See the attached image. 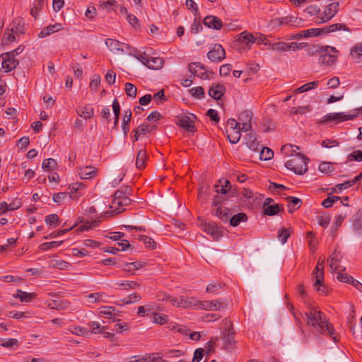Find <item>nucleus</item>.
<instances>
[{
    "label": "nucleus",
    "mask_w": 362,
    "mask_h": 362,
    "mask_svg": "<svg viewBox=\"0 0 362 362\" xmlns=\"http://www.w3.org/2000/svg\"><path fill=\"white\" fill-rule=\"evenodd\" d=\"M308 320V325L313 327L317 333L329 336L334 341H338L337 337L334 335V329L326 319L323 313L315 308L310 313H305Z\"/></svg>",
    "instance_id": "f257e3e1"
},
{
    "label": "nucleus",
    "mask_w": 362,
    "mask_h": 362,
    "mask_svg": "<svg viewBox=\"0 0 362 362\" xmlns=\"http://www.w3.org/2000/svg\"><path fill=\"white\" fill-rule=\"evenodd\" d=\"M309 158L300 153L292 156V158L285 163V167L297 175H304L308 171Z\"/></svg>",
    "instance_id": "f03ea898"
},
{
    "label": "nucleus",
    "mask_w": 362,
    "mask_h": 362,
    "mask_svg": "<svg viewBox=\"0 0 362 362\" xmlns=\"http://www.w3.org/2000/svg\"><path fill=\"white\" fill-rule=\"evenodd\" d=\"M221 324L223 326L221 331V339L223 341L224 349L227 351H231L236 344L235 339V331L233 322L229 318L226 317L222 320Z\"/></svg>",
    "instance_id": "7ed1b4c3"
},
{
    "label": "nucleus",
    "mask_w": 362,
    "mask_h": 362,
    "mask_svg": "<svg viewBox=\"0 0 362 362\" xmlns=\"http://www.w3.org/2000/svg\"><path fill=\"white\" fill-rule=\"evenodd\" d=\"M322 50L326 54H324L325 53H320L319 57L320 63L327 66L334 64L337 62V58L336 54L338 51L336 48L331 46H325Z\"/></svg>",
    "instance_id": "20e7f679"
},
{
    "label": "nucleus",
    "mask_w": 362,
    "mask_h": 362,
    "mask_svg": "<svg viewBox=\"0 0 362 362\" xmlns=\"http://www.w3.org/2000/svg\"><path fill=\"white\" fill-rule=\"evenodd\" d=\"M303 20L296 17L289 16L281 18H274L270 21V25L273 28L279 27L282 25H289L291 26H300Z\"/></svg>",
    "instance_id": "39448f33"
},
{
    "label": "nucleus",
    "mask_w": 362,
    "mask_h": 362,
    "mask_svg": "<svg viewBox=\"0 0 362 362\" xmlns=\"http://www.w3.org/2000/svg\"><path fill=\"white\" fill-rule=\"evenodd\" d=\"M201 227L205 233L211 235L214 240H217L223 235V228L214 222H204Z\"/></svg>",
    "instance_id": "423d86ee"
},
{
    "label": "nucleus",
    "mask_w": 362,
    "mask_h": 362,
    "mask_svg": "<svg viewBox=\"0 0 362 362\" xmlns=\"http://www.w3.org/2000/svg\"><path fill=\"white\" fill-rule=\"evenodd\" d=\"M339 4L338 2H332L325 7L321 16H317L316 21L318 23H322L329 21L333 18L339 11Z\"/></svg>",
    "instance_id": "0eeeda50"
},
{
    "label": "nucleus",
    "mask_w": 362,
    "mask_h": 362,
    "mask_svg": "<svg viewBox=\"0 0 362 362\" xmlns=\"http://www.w3.org/2000/svg\"><path fill=\"white\" fill-rule=\"evenodd\" d=\"M196 119L197 116L194 114L185 115L178 119V124L185 130L194 133L197 131L194 124Z\"/></svg>",
    "instance_id": "6e6552de"
},
{
    "label": "nucleus",
    "mask_w": 362,
    "mask_h": 362,
    "mask_svg": "<svg viewBox=\"0 0 362 362\" xmlns=\"http://www.w3.org/2000/svg\"><path fill=\"white\" fill-rule=\"evenodd\" d=\"M358 116V113L346 115L344 112L329 113L325 115L321 123H326L338 119L339 122H344L355 119Z\"/></svg>",
    "instance_id": "1a4fd4ad"
},
{
    "label": "nucleus",
    "mask_w": 362,
    "mask_h": 362,
    "mask_svg": "<svg viewBox=\"0 0 362 362\" xmlns=\"http://www.w3.org/2000/svg\"><path fill=\"white\" fill-rule=\"evenodd\" d=\"M208 59L213 62H218L226 58V51L219 44H215L207 53Z\"/></svg>",
    "instance_id": "9d476101"
},
{
    "label": "nucleus",
    "mask_w": 362,
    "mask_h": 362,
    "mask_svg": "<svg viewBox=\"0 0 362 362\" xmlns=\"http://www.w3.org/2000/svg\"><path fill=\"white\" fill-rule=\"evenodd\" d=\"M344 271L345 267H343L342 269L338 272V275L337 276V280L343 283L349 284L360 292H362V284L358 280L354 279L351 276L348 275L346 273H344Z\"/></svg>",
    "instance_id": "9b49d317"
},
{
    "label": "nucleus",
    "mask_w": 362,
    "mask_h": 362,
    "mask_svg": "<svg viewBox=\"0 0 362 362\" xmlns=\"http://www.w3.org/2000/svg\"><path fill=\"white\" fill-rule=\"evenodd\" d=\"M227 306V303L223 300H204L200 301L199 308L209 310H218L225 308Z\"/></svg>",
    "instance_id": "f8f14e48"
},
{
    "label": "nucleus",
    "mask_w": 362,
    "mask_h": 362,
    "mask_svg": "<svg viewBox=\"0 0 362 362\" xmlns=\"http://www.w3.org/2000/svg\"><path fill=\"white\" fill-rule=\"evenodd\" d=\"M189 71L202 79H207L209 75L206 72V67L201 62L191 63L189 64Z\"/></svg>",
    "instance_id": "ddd939ff"
},
{
    "label": "nucleus",
    "mask_w": 362,
    "mask_h": 362,
    "mask_svg": "<svg viewBox=\"0 0 362 362\" xmlns=\"http://www.w3.org/2000/svg\"><path fill=\"white\" fill-rule=\"evenodd\" d=\"M105 44L107 46V47L110 49L112 52H124V49L132 51L133 49L129 45L122 43L116 40L113 39H107L105 41Z\"/></svg>",
    "instance_id": "4468645a"
},
{
    "label": "nucleus",
    "mask_w": 362,
    "mask_h": 362,
    "mask_svg": "<svg viewBox=\"0 0 362 362\" xmlns=\"http://www.w3.org/2000/svg\"><path fill=\"white\" fill-rule=\"evenodd\" d=\"M352 228L355 235L362 238V211L358 210L352 218Z\"/></svg>",
    "instance_id": "2eb2a0df"
},
{
    "label": "nucleus",
    "mask_w": 362,
    "mask_h": 362,
    "mask_svg": "<svg viewBox=\"0 0 362 362\" xmlns=\"http://www.w3.org/2000/svg\"><path fill=\"white\" fill-rule=\"evenodd\" d=\"M226 87L220 83H212L209 90V95L214 99L221 100L223 94L226 93Z\"/></svg>",
    "instance_id": "dca6fc26"
},
{
    "label": "nucleus",
    "mask_w": 362,
    "mask_h": 362,
    "mask_svg": "<svg viewBox=\"0 0 362 362\" xmlns=\"http://www.w3.org/2000/svg\"><path fill=\"white\" fill-rule=\"evenodd\" d=\"M203 23L209 28L218 30H221L223 26L222 21L214 16H206L203 20Z\"/></svg>",
    "instance_id": "f3484780"
},
{
    "label": "nucleus",
    "mask_w": 362,
    "mask_h": 362,
    "mask_svg": "<svg viewBox=\"0 0 362 362\" xmlns=\"http://www.w3.org/2000/svg\"><path fill=\"white\" fill-rule=\"evenodd\" d=\"M1 57L2 58V67L6 69V72H9L16 69L18 65L19 61L15 59L14 57L4 55L1 54Z\"/></svg>",
    "instance_id": "a211bd4d"
},
{
    "label": "nucleus",
    "mask_w": 362,
    "mask_h": 362,
    "mask_svg": "<svg viewBox=\"0 0 362 362\" xmlns=\"http://www.w3.org/2000/svg\"><path fill=\"white\" fill-rule=\"evenodd\" d=\"M238 42L247 49H250L251 45L255 42V37L252 33L243 32L238 35Z\"/></svg>",
    "instance_id": "6ab92c4d"
},
{
    "label": "nucleus",
    "mask_w": 362,
    "mask_h": 362,
    "mask_svg": "<svg viewBox=\"0 0 362 362\" xmlns=\"http://www.w3.org/2000/svg\"><path fill=\"white\" fill-rule=\"evenodd\" d=\"M63 29V27L62 26L61 23H56L53 25H49L45 28H43L40 33L38 34V37L40 38H43L47 36H49V35L57 33L61 30Z\"/></svg>",
    "instance_id": "aec40b11"
},
{
    "label": "nucleus",
    "mask_w": 362,
    "mask_h": 362,
    "mask_svg": "<svg viewBox=\"0 0 362 362\" xmlns=\"http://www.w3.org/2000/svg\"><path fill=\"white\" fill-rule=\"evenodd\" d=\"M247 147L253 151H259L260 145L257 141L256 134L250 132L245 138Z\"/></svg>",
    "instance_id": "412c9836"
},
{
    "label": "nucleus",
    "mask_w": 362,
    "mask_h": 362,
    "mask_svg": "<svg viewBox=\"0 0 362 362\" xmlns=\"http://www.w3.org/2000/svg\"><path fill=\"white\" fill-rule=\"evenodd\" d=\"M342 258V255L340 252L335 250L329 257V260L330 261V268L333 272L339 269H341V266L339 264V262L341 261Z\"/></svg>",
    "instance_id": "4be33fe9"
},
{
    "label": "nucleus",
    "mask_w": 362,
    "mask_h": 362,
    "mask_svg": "<svg viewBox=\"0 0 362 362\" xmlns=\"http://www.w3.org/2000/svg\"><path fill=\"white\" fill-rule=\"evenodd\" d=\"M132 202V199L127 196L126 197H124L123 198L122 197V199L120 200H119L117 202H116L115 204H114L115 206H117L118 208L115 209V210L113 211H107L105 213L106 215H112L113 213H115V214H117L119 213H120L122 211H124V209H122L123 206H129Z\"/></svg>",
    "instance_id": "5701e85b"
},
{
    "label": "nucleus",
    "mask_w": 362,
    "mask_h": 362,
    "mask_svg": "<svg viewBox=\"0 0 362 362\" xmlns=\"http://www.w3.org/2000/svg\"><path fill=\"white\" fill-rule=\"evenodd\" d=\"M24 20L23 18H15L11 24V31L16 35L24 34Z\"/></svg>",
    "instance_id": "b1692460"
},
{
    "label": "nucleus",
    "mask_w": 362,
    "mask_h": 362,
    "mask_svg": "<svg viewBox=\"0 0 362 362\" xmlns=\"http://www.w3.org/2000/svg\"><path fill=\"white\" fill-rule=\"evenodd\" d=\"M36 296L37 294L35 293H27L21 289H18L16 293L13 294L14 298H19L21 302L25 303L32 301Z\"/></svg>",
    "instance_id": "393cba45"
},
{
    "label": "nucleus",
    "mask_w": 362,
    "mask_h": 362,
    "mask_svg": "<svg viewBox=\"0 0 362 362\" xmlns=\"http://www.w3.org/2000/svg\"><path fill=\"white\" fill-rule=\"evenodd\" d=\"M199 303L200 301L196 300L192 298H184L183 297H181L179 300V302H177V307L180 308H199Z\"/></svg>",
    "instance_id": "a878e982"
},
{
    "label": "nucleus",
    "mask_w": 362,
    "mask_h": 362,
    "mask_svg": "<svg viewBox=\"0 0 362 362\" xmlns=\"http://www.w3.org/2000/svg\"><path fill=\"white\" fill-rule=\"evenodd\" d=\"M214 214L223 222H228L230 218V209L227 207L223 208L219 206L214 209Z\"/></svg>",
    "instance_id": "bb28decb"
},
{
    "label": "nucleus",
    "mask_w": 362,
    "mask_h": 362,
    "mask_svg": "<svg viewBox=\"0 0 362 362\" xmlns=\"http://www.w3.org/2000/svg\"><path fill=\"white\" fill-rule=\"evenodd\" d=\"M132 188L129 186H123L117 189L113 196L112 204L117 202L119 200L130 194Z\"/></svg>",
    "instance_id": "cd10ccee"
},
{
    "label": "nucleus",
    "mask_w": 362,
    "mask_h": 362,
    "mask_svg": "<svg viewBox=\"0 0 362 362\" xmlns=\"http://www.w3.org/2000/svg\"><path fill=\"white\" fill-rule=\"evenodd\" d=\"M146 263L144 262L136 261L133 262H127L124 264V267L122 269L123 271L129 272L132 274H134V271L137 270L140 268H142L145 266Z\"/></svg>",
    "instance_id": "c85d7f7f"
},
{
    "label": "nucleus",
    "mask_w": 362,
    "mask_h": 362,
    "mask_svg": "<svg viewBox=\"0 0 362 362\" xmlns=\"http://www.w3.org/2000/svg\"><path fill=\"white\" fill-rule=\"evenodd\" d=\"M70 303L67 300H51L47 303V306L51 309L65 310L69 308Z\"/></svg>",
    "instance_id": "c756f323"
},
{
    "label": "nucleus",
    "mask_w": 362,
    "mask_h": 362,
    "mask_svg": "<svg viewBox=\"0 0 362 362\" xmlns=\"http://www.w3.org/2000/svg\"><path fill=\"white\" fill-rule=\"evenodd\" d=\"M286 199L289 202L288 204V211L290 214H292L293 211H295L297 209H298L301 204L302 201L299 198L295 197H287Z\"/></svg>",
    "instance_id": "7c9ffc66"
},
{
    "label": "nucleus",
    "mask_w": 362,
    "mask_h": 362,
    "mask_svg": "<svg viewBox=\"0 0 362 362\" xmlns=\"http://www.w3.org/2000/svg\"><path fill=\"white\" fill-rule=\"evenodd\" d=\"M324 263L325 259L320 260V259L315 270L313 272V274L315 276V279H317V284H319L320 281H322V279L324 278Z\"/></svg>",
    "instance_id": "2f4dec72"
},
{
    "label": "nucleus",
    "mask_w": 362,
    "mask_h": 362,
    "mask_svg": "<svg viewBox=\"0 0 362 362\" xmlns=\"http://www.w3.org/2000/svg\"><path fill=\"white\" fill-rule=\"evenodd\" d=\"M131 119H132L131 110H127L124 111V117L122 119V131L124 132V136H127L128 132L129 130V123L131 122Z\"/></svg>",
    "instance_id": "473e14b6"
},
{
    "label": "nucleus",
    "mask_w": 362,
    "mask_h": 362,
    "mask_svg": "<svg viewBox=\"0 0 362 362\" xmlns=\"http://www.w3.org/2000/svg\"><path fill=\"white\" fill-rule=\"evenodd\" d=\"M107 296L104 293H90L87 296V298L89 300V302L91 303H106L107 300L105 298H107Z\"/></svg>",
    "instance_id": "72a5a7b5"
},
{
    "label": "nucleus",
    "mask_w": 362,
    "mask_h": 362,
    "mask_svg": "<svg viewBox=\"0 0 362 362\" xmlns=\"http://www.w3.org/2000/svg\"><path fill=\"white\" fill-rule=\"evenodd\" d=\"M247 215L244 213L240 212L233 216L232 217L230 216L228 221L230 222V226L235 227L238 226L240 222H245L247 221Z\"/></svg>",
    "instance_id": "f704fd0d"
},
{
    "label": "nucleus",
    "mask_w": 362,
    "mask_h": 362,
    "mask_svg": "<svg viewBox=\"0 0 362 362\" xmlns=\"http://www.w3.org/2000/svg\"><path fill=\"white\" fill-rule=\"evenodd\" d=\"M77 113L81 117L90 119L94 115V109L90 105H86L77 110Z\"/></svg>",
    "instance_id": "c9c22d12"
},
{
    "label": "nucleus",
    "mask_w": 362,
    "mask_h": 362,
    "mask_svg": "<svg viewBox=\"0 0 362 362\" xmlns=\"http://www.w3.org/2000/svg\"><path fill=\"white\" fill-rule=\"evenodd\" d=\"M147 159L146 152L144 150H140L136 156V165L139 169H143L146 166Z\"/></svg>",
    "instance_id": "e433bc0d"
},
{
    "label": "nucleus",
    "mask_w": 362,
    "mask_h": 362,
    "mask_svg": "<svg viewBox=\"0 0 362 362\" xmlns=\"http://www.w3.org/2000/svg\"><path fill=\"white\" fill-rule=\"evenodd\" d=\"M281 211H284L282 205L273 204L265 206L264 209V214L267 216H274Z\"/></svg>",
    "instance_id": "4c0bfd02"
},
{
    "label": "nucleus",
    "mask_w": 362,
    "mask_h": 362,
    "mask_svg": "<svg viewBox=\"0 0 362 362\" xmlns=\"http://www.w3.org/2000/svg\"><path fill=\"white\" fill-rule=\"evenodd\" d=\"M318 85H319V81H314L305 83V84L301 86L300 87L296 88L294 90V93H304V92L310 90L312 89L316 88L318 86Z\"/></svg>",
    "instance_id": "58836bf2"
},
{
    "label": "nucleus",
    "mask_w": 362,
    "mask_h": 362,
    "mask_svg": "<svg viewBox=\"0 0 362 362\" xmlns=\"http://www.w3.org/2000/svg\"><path fill=\"white\" fill-rule=\"evenodd\" d=\"M96 173L95 168L92 166H86L81 170L79 173L81 179L93 177Z\"/></svg>",
    "instance_id": "ea45409f"
},
{
    "label": "nucleus",
    "mask_w": 362,
    "mask_h": 362,
    "mask_svg": "<svg viewBox=\"0 0 362 362\" xmlns=\"http://www.w3.org/2000/svg\"><path fill=\"white\" fill-rule=\"evenodd\" d=\"M316 30H314V28H311V29H308V30L300 31V32L292 35L291 39L299 40L303 37L306 38V37H309L315 36V33L316 32Z\"/></svg>",
    "instance_id": "a19ab883"
},
{
    "label": "nucleus",
    "mask_w": 362,
    "mask_h": 362,
    "mask_svg": "<svg viewBox=\"0 0 362 362\" xmlns=\"http://www.w3.org/2000/svg\"><path fill=\"white\" fill-rule=\"evenodd\" d=\"M149 64L148 68L151 69H158L162 67L163 64V60L160 57H150Z\"/></svg>",
    "instance_id": "79ce46f5"
},
{
    "label": "nucleus",
    "mask_w": 362,
    "mask_h": 362,
    "mask_svg": "<svg viewBox=\"0 0 362 362\" xmlns=\"http://www.w3.org/2000/svg\"><path fill=\"white\" fill-rule=\"evenodd\" d=\"M325 46H321L320 45H310L308 49V54L309 56H314V55H320V53H325L324 54H326V53L322 50Z\"/></svg>",
    "instance_id": "37998d69"
},
{
    "label": "nucleus",
    "mask_w": 362,
    "mask_h": 362,
    "mask_svg": "<svg viewBox=\"0 0 362 362\" xmlns=\"http://www.w3.org/2000/svg\"><path fill=\"white\" fill-rule=\"evenodd\" d=\"M313 286L316 289V291L320 294L327 295L329 292V289L325 284L324 278L322 279V281H320L319 284H317V279H315V281L313 284Z\"/></svg>",
    "instance_id": "c03bdc74"
},
{
    "label": "nucleus",
    "mask_w": 362,
    "mask_h": 362,
    "mask_svg": "<svg viewBox=\"0 0 362 362\" xmlns=\"http://www.w3.org/2000/svg\"><path fill=\"white\" fill-rule=\"evenodd\" d=\"M57 165V161L53 158L45 159L42 163V168L47 171H51L55 169Z\"/></svg>",
    "instance_id": "a18cd8bd"
},
{
    "label": "nucleus",
    "mask_w": 362,
    "mask_h": 362,
    "mask_svg": "<svg viewBox=\"0 0 362 362\" xmlns=\"http://www.w3.org/2000/svg\"><path fill=\"white\" fill-rule=\"evenodd\" d=\"M274 156V152L272 149L267 147H262L260 153L259 158L263 160H269L272 159Z\"/></svg>",
    "instance_id": "49530a36"
},
{
    "label": "nucleus",
    "mask_w": 362,
    "mask_h": 362,
    "mask_svg": "<svg viewBox=\"0 0 362 362\" xmlns=\"http://www.w3.org/2000/svg\"><path fill=\"white\" fill-rule=\"evenodd\" d=\"M223 284L219 282L210 284L207 286L206 291L209 293L217 294L223 288Z\"/></svg>",
    "instance_id": "de8ad7c7"
},
{
    "label": "nucleus",
    "mask_w": 362,
    "mask_h": 362,
    "mask_svg": "<svg viewBox=\"0 0 362 362\" xmlns=\"http://www.w3.org/2000/svg\"><path fill=\"white\" fill-rule=\"evenodd\" d=\"M130 54H132L135 58H136L139 61H140L143 64L148 66L149 64V58L148 56H146V53L143 54H138L137 51L134 49V53H132L130 51Z\"/></svg>",
    "instance_id": "09e8293b"
},
{
    "label": "nucleus",
    "mask_w": 362,
    "mask_h": 362,
    "mask_svg": "<svg viewBox=\"0 0 362 362\" xmlns=\"http://www.w3.org/2000/svg\"><path fill=\"white\" fill-rule=\"evenodd\" d=\"M139 239L144 242L146 248L154 250L156 247V242L147 235H140Z\"/></svg>",
    "instance_id": "8fccbe9b"
},
{
    "label": "nucleus",
    "mask_w": 362,
    "mask_h": 362,
    "mask_svg": "<svg viewBox=\"0 0 362 362\" xmlns=\"http://www.w3.org/2000/svg\"><path fill=\"white\" fill-rule=\"evenodd\" d=\"M228 133V139L232 144H237L241 137L240 132L238 130L229 131Z\"/></svg>",
    "instance_id": "3c124183"
},
{
    "label": "nucleus",
    "mask_w": 362,
    "mask_h": 362,
    "mask_svg": "<svg viewBox=\"0 0 362 362\" xmlns=\"http://www.w3.org/2000/svg\"><path fill=\"white\" fill-rule=\"evenodd\" d=\"M117 284L124 288L125 290L135 289L140 286V284L134 281H125L118 282Z\"/></svg>",
    "instance_id": "603ef678"
},
{
    "label": "nucleus",
    "mask_w": 362,
    "mask_h": 362,
    "mask_svg": "<svg viewBox=\"0 0 362 362\" xmlns=\"http://www.w3.org/2000/svg\"><path fill=\"white\" fill-rule=\"evenodd\" d=\"M45 221L47 225L56 227L59 225V217L57 214H52L47 216Z\"/></svg>",
    "instance_id": "864d4df0"
},
{
    "label": "nucleus",
    "mask_w": 362,
    "mask_h": 362,
    "mask_svg": "<svg viewBox=\"0 0 362 362\" xmlns=\"http://www.w3.org/2000/svg\"><path fill=\"white\" fill-rule=\"evenodd\" d=\"M290 230H291L290 228H282L281 229H280L279 230L278 237L281 240V242L282 243V244L286 243L288 237L290 236V235H291Z\"/></svg>",
    "instance_id": "5fc2aeb1"
},
{
    "label": "nucleus",
    "mask_w": 362,
    "mask_h": 362,
    "mask_svg": "<svg viewBox=\"0 0 362 362\" xmlns=\"http://www.w3.org/2000/svg\"><path fill=\"white\" fill-rule=\"evenodd\" d=\"M190 94L195 98H203L205 95L204 89L202 86H197L189 90Z\"/></svg>",
    "instance_id": "6e6d98bb"
},
{
    "label": "nucleus",
    "mask_w": 362,
    "mask_h": 362,
    "mask_svg": "<svg viewBox=\"0 0 362 362\" xmlns=\"http://www.w3.org/2000/svg\"><path fill=\"white\" fill-rule=\"evenodd\" d=\"M252 119V113L250 111H243L238 117L239 123L251 122Z\"/></svg>",
    "instance_id": "4d7b16f0"
},
{
    "label": "nucleus",
    "mask_w": 362,
    "mask_h": 362,
    "mask_svg": "<svg viewBox=\"0 0 362 362\" xmlns=\"http://www.w3.org/2000/svg\"><path fill=\"white\" fill-rule=\"evenodd\" d=\"M353 186V183L350 180L337 185L332 189V192L334 193L341 192L342 190Z\"/></svg>",
    "instance_id": "13d9d810"
},
{
    "label": "nucleus",
    "mask_w": 362,
    "mask_h": 362,
    "mask_svg": "<svg viewBox=\"0 0 362 362\" xmlns=\"http://www.w3.org/2000/svg\"><path fill=\"white\" fill-rule=\"evenodd\" d=\"M125 92L128 96L136 98L137 93V88L134 84L131 83H126Z\"/></svg>",
    "instance_id": "bf43d9fd"
},
{
    "label": "nucleus",
    "mask_w": 362,
    "mask_h": 362,
    "mask_svg": "<svg viewBox=\"0 0 362 362\" xmlns=\"http://www.w3.org/2000/svg\"><path fill=\"white\" fill-rule=\"evenodd\" d=\"M89 325L92 327V330L89 333H101L107 329V327L101 326L98 322H91Z\"/></svg>",
    "instance_id": "052dcab7"
},
{
    "label": "nucleus",
    "mask_w": 362,
    "mask_h": 362,
    "mask_svg": "<svg viewBox=\"0 0 362 362\" xmlns=\"http://www.w3.org/2000/svg\"><path fill=\"white\" fill-rule=\"evenodd\" d=\"M306 238L308 240V244L311 251L314 252L317 246V241L315 240L314 233L312 231L308 232L306 234Z\"/></svg>",
    "instance_id": "680f3d73"
},
{
    "label": "nucleus",
    "mask_w": 362,
    "mask_h": 362,
    "mask_svg": "<svg viewBox=\"0 0 362 362\" xmlns=\"http://www.w3.org/2000/svg\"><path fill=\"white\" fill-rule=\"evenodd\" d=\"M62 243L63 241H52L44 243L40 245L39 248L42 250H47L53 247H59V245H62Z\"/></svg>",
    "instance_id": "e2e57ef3"
},
{
    "label": "nucleus",
    "mask_w": 362,
    "mask_h": 362,
    "mask_svg": "<svg viewBox=\"0 0 362 362\" xmlns=\"http://www.w3.org/2000/svg\"><path fill=\"white\" fill-rule=\"evenodd\" d=\"M318 170L324 173H329L333 171L334 167L331 163L322 162L318 166Z\"/></svg>",
    "instance_id": "0e129e2a"
},
{
    "label": "nucleus",
    "mask_w": 362,
    "mask_h": 362,
    "mask_svg": "<svg viewBox=\"0 0 362 362\" xmlns=\"http://www.w3.org/2000/svg\"><path fill=\"white\" fill-rule=\"evenodd\" d=\"M68 197L67 192H58L54 193L53 194L52 199L53 201L58 204L59 205H61L64 204V200Z\"/></svg>",
    "instance_id": "69168bd1"
},
{
    "label": "nucleus",
    "mask_w": 362,
    "mask_h": 362,
    "mask_svg": "<svg viewBox=\"0 0 362 362\" xmlns=\"http://www.w3.org/2000/svg\"><path fill=\"white\" fill-rule=\"evenodd\" d=\"M351 55L359 60H362V44L356 45L351 51Z\"/></svg>",
    "instance_id": "338daca9"
},
{
    "label": "nucleus",
    "mask_w": 362,
    "mask_h": 362,
    "mask_svg": "<svg viewBox=\"0 0 362 362\" xmlns=\"http://www.w3.org/2000/svg\"><path fill=\"white\" fill-rule=\"evenodd\" d=\"M347 159L349 160L362 161V151L360 150L354 151L349 154Z\"/></svg>",
    "instance_id": "774afa93"
}]
</instances>
